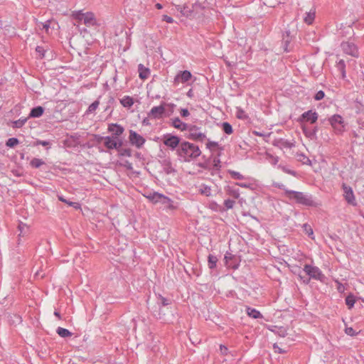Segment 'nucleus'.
<instances>
[{"label": "nucleus", "instance_id": "f257e3e1", "mask_svg": "<svg viewBox=\"0 0 364 364\" xmlns=\"http://www.w3.org/2000/svg\"><path fill=\"white\" fill-rule=\"evenodd\" d=\"M201 154L199 146L193 143L183 140L177 149L176 156L182 162H191L196 160Z\"/></svg>", "mask_w": 364, "mask_h": 364}, {"label": "nucleus", "instance_id": "f03ea898", "mask_svg": "<svg viewBox=\"0 0 364 364\" xmlns=\"http://www.w3.org/2000/svg\"><path fill=\"white\" fill-rule=\"evenodd\" d=\"M286 195L288 196L290 199H294L298 203L307 206H312L314 205V202L311 199V197L302 192L286 190Z\"/></svg>", "mask_w": 364, "mask_h": 364}, {"label": "nucleus", "instance_id": "7ed1b4c3", "mask_svg": "<svg viewBox=\"0 0 364 364\" xmlns=\"http://www.w3.org/2000/svg\"><path fill=\"white\" fill-rule=\"evenodd\" d=\"M187 132H188L187 138L191 140L203 142L207 139L205 133L202 132L200 127L189 124Z\"/></svg>", "mask_w": 364, "mask_h": 364}, {"label": "nucleus", "instance_id": "20e7f679", "mask_svg": "<svg viewBox=\"0 0 364 364\" xmlns=\"http://www.w3.org/2000/svg\"><path fill=\"white\" fill-rule=\"evenodd\" d=\"M73 16L76 20L82 21L87 27L97 25V20L92 12L83 13L82 11H78L73 14Z\"/></svg>", "mask_w": 364, "mask_h": 364}, {"label": "nucleus", "instance_id": "39448f33", "mask_svg": "<svg viewBox=\"0 0 364 364\" xmlns=\"http://www.w3.org/2000/svg\"><path fill=\"white\" fill-rule=\"evenodd\" d=\"M181 139L171 134H166L163 136V143L165 146L169 148L171 151H175L177 154V149H179L181 143Z\"/></svg>", "mask_w": 364, "mask_h": 364}, {"label": "nucleus", "instance_id": "423d86ee", "mask_svg": "<svg viewBox=\"0 0 364 364\" xmlns=\"http://www.w3.org/2000/svg\"><path fill=\"white\" fill-rule=\"evenodd\" d=\"M341 47L342 50L347 55H351L354 58H358L359 52L357 46L349 41L341 43Z\"/></svg>", "mask_w": 364, "mask_h": 364}, {"label": "nucleus", "instance_id": "0eeeda50", "mask_svg": "<svg viewBox=\"0 0 364 364\" xmlns=\"http://www.w3.org/2000/svg\"><path fill=\"white\" fill-rule=\"evenodd\" d=\"M105 140V146L109 149H117L119 150L120 147L122 146V142L120 140H117V138L112 136H100L98 141Z\"/></svg>", "mask_w": 364, "mask_h": 364}, {"label": "nucleus", "instance_id": "6e6552de", "mask_svg": "<svg viewBox=\"0 0 364 364\" xmlns=\"http://www.w3.org/2000/svg\"><path fill=\"white\" fill-rule=\"evenodd\" d=\"M329 122L333 128L338 133L344 131V121L340 114H334L329 118Z\"/></svg>", "mask_w": 364, "mask_h": 364}, {"label": "nucleus", "instance_id": "1a4fd4ad", "mask_svg": "<svg viewBox=\"0 0 364 364\" xmlns=\"http://www.w3.org/2000/svg\"><path fill=\"white\" fill-rule=\"evenodd\" d=\"M304 271L307 275L309 276L310 278L314 279L321 280V278L323 277V274L320 269L315 266H311L306 264L304 265Z\"/></svg>", "mask_w": 364, "mask_h": 364}, {"label": "nucleus", "instance_id": "9d476101", "mask_svg": "<svg viewBox=\"0 0 364 364\" xmlns=\"http://www.w3.org/2000/svg\"><path fill=\"white\" fill-rule=\"evenodd\" d=\"M165 102H162L159 106L153 107L148 112V117L151 119H159L164 117L165 113Z\"/></svg>", "mask_w": 364, "mask_h": 364}, {"label": "nucleus", "instance_id": "9b49d317", "mask_svg": "<svg viewBox=\"0 0 364 364\" xmlns=\"http://www.w3.org/2000/svg\"><path fill=\"white\" fill-rule=\"evenodd\" d=\"M129 141L132 145L136 146L137 148H141L145 143V139L135 131H129Z\"/></svg>", "mask_w": 364, "mask_h": 364}, {"label": "nucleus", "instance_id": "f8f14e48", "mask_svg": "<svg viewBox=\"0 0 364 364\" xmlns=\"http://www.w3.org/2000/svg\"><path fill=\"white\" fill-rule=\"evenodd\" d=\"M293 38L289 30H286L282 33V44L284 50L287 53L291 51L290 43Z\"/></svg>", "mask_w": 364, "mask_h": 364}, {"label": "nucleus", "instance_id": "ddd939ff", "mask_svg": "<svg viewBox=\"0 0 364 364\" xmlns=\"http://www.w3.org/2000/svg\"><path fill=\"white\" fill-rule=\"evenodd\" d=\"M191 77H192V75L190 71H188V70L181 71L175 77L174 82L176 83H179V82L184 83V82H188L191 78Z\"/></svg>", "mask_w": 364, "mask_h": 364}, {"label": "nucleus", "instance_id": "4468645a", "mask_svg": "<svg viewBox=\"0 0 364 364\" xmlns=\"http://www.w3.org/2000/svg\"><path fill=\"white\" fill-rule=\"evenodd\" d=\"M318 119V114L312 110L304 112L301 116V121L309 122L311 124L315 123Z\"/></svg>", "mask_w": 364, "mask_h": 364}, {"label": "nucleus", "instance_id": "2eb2a0df", "mask_svg": "<svg viewBox=\"0 0 364 364\" xmlns=\"http://www.w3.org/2000/svg\"><path fill=\"white\" fill-rule=\"evenodd\" d=\"M343 189L344 191V197L346 201L350 204L355 205V196L352 188L350 186L343 184Z\"/></svg>", "mask_w": 364, "mask_h": 364}, {"label": "nucleus", "instance_id": "dca6fc26", "mask_svg": "<svg viewBox=\"0 0 364 364\" xmlns=\"http://www.w3.org/2000/svg\"><path fill=\"white\" fill-rule=\"evenodd\" d=\"M124 130V128L117 124H111L108 127V131L112 132L115 138L120 136L123 133Z\"/></svg>", "mask_w": 364, "mask_h": 364}, {"label": "nucleus", "instance_id": "f3484780", "mask_svg": "<svg viewBox=\"0 0 364 364\" xmlns=\"http://www.w3.org/2000/svg\"><path fill=\"white\" fill-rule=\"evenodd\" d=\"M171 125L181 131H187L189 124L183 122L178 117L172 119Z\"/></svg>", "mask_w": 364, "mask_h": 364}, {"label": "nucleus", "instance_id": "a211bd4d", "mask_svg": "<svg viewBox=\"0 0 364 364\" xmlns=\"http://www.w3.org/2000/svg\"><path fill=\"white\" fill-rule=\"evenodd\" d=\"M139 76L142 80H146L150 75V70L144 67L142 64L138 65Z\"/></svg>", "mask_w": 364, "mask_h": 364}, {"label": "nucleus", "instance_id": "6ab92c4d", "mask_svg": "<svg viewBox=\"0 0 364 364\" xmlns=\"http://www.w3.org/2000/svg\"><path fill=\"white\" fill-rule=\"evenodd\" d=\"M44 112V109L41 106H37L33 107L29 114V118H36L40 117Z\"/></svg>", "mask_w": 364, "mask_h": 364}, {"label": "nucleus", "instance_id": "aec40b11", "mask_svg": "<svg viewBox=\"0 0 364 364\" xmlns=\"http://www.w3.org/2000/svg\"><path fill=\"white\" fill-rule=\"evenodd\" d=\"M247 314L253 318H261L263 317L262 314L257 309L247 306L246 308Z\"/></svg>", "mask_w": 364, "mask_h": 364}, {"label": "nucleus", "instance_id": "412c9836", "mask_svg": "<svg viewBox=\"0 0 364 364\" xmlns=\"http://www.w3.org/2000/svg\"><path fill=\"white\" fill-rule=\"evenodd\" d=\"M163 197L164 195L158 192H154L146 196V198L154 203H161Z\"/></svg>", "mask_w": 364, "mask_h": 364}, {"label": "nucleus", "instance_id": "4be33fe9", "mask_svg": "<svg viewBox=\"0 0 364 364\" xmlns=\"http://www.w3.org/2000/svg\"><path fill=\"white\" fill-rule=\"evenodd\" d=\"M160 203L164 205L165 208L171 210L176 208V206L173 205V201L171 198L164 195Z\"/></svg>", "mask_w": 364, "mask_h": 364}, {"label": "nucleus", "instance_id": "5701e85b", "mask_svg": "<svg viewBox=\"0 0 364 364\" xmlns=\"http://www.w3.org/2000/svg\"><path fill=\"white\" fill-rule=\"evenodd\" d=\"M120 103L124 107H131L134 105V100L130 96H124L120 100Z\"/></svg>", "mask_w": 364, "mask_h": 364}, {"label": "nucleus", "instance_id": "b1692460", "mask_svg": "<svg viewBox=\"0 0 364 364\" xmlns=\"http://www.w3.org/2000/svg\"><path fill=\"white\" fill-rule=\"evenodd\" d=\"M56 333L61 337V338H67L70 337L73 335V333L68 329L58 327L56 330Z\"/></svg>", "mask_w": 364, "mask_h": 364}, {"label": "nucleus", "instance_id": "393cba45", "mask_svg": "<svg viewBox=\"0 0 364 364\" xmlns=\"http://www.w3.org/2000/svg\"><path fill=\"white\" fill-rule=\"evenodd\" d=\"M226 191L230 196H232L234 198L237 199L240 198V193L239 189L233 188L232 187H228Z\"/></svg>", "mask_w": 364, "mask_h": 364}, {"label": "nucleus", "instance_id": "a878e982", "mask_svg": "<svg viewBox=\"0 0 364 364\" xmlns=\"http://www.w3.org/2000/svg\"><path fill=\"white\" fill-rule=\"evenodd\" d=\"M199 192L200 194L204 195L205 196H210L211 195V188L210 186L202 184L200 186Z\"/></svg>", "mask_w": 364, "mask_h": 364}, {"label": "nucleus", "instance_id": "bb28decb", "mask_svg": "<svg viewBox=\"0 0 364 364\" xmlns=\"http://www.w3.org/2000/svg\"><path fill=\"white\" fill-rule=\"evenodd\" d=\"M43 164H45L44 161L38 158H33L30 162V165L35 168H40Z\"/></svg>", "mask_w": 364, "mask_h": 364}, {"label": "nucleus", "instance_id": "cd10ccee", "mask_svg": "<svg viewBox=\"0 0 364 364\" xmlns=\"http://www.w3.org/2000/svg\"><path fill=\"white\" fill-rule=\"evenodd\" d=\"M315 18V11H310L309 12L306 14V16L304 17V21L307 24L310 25L313 23Z\"/></svg>", "mask_w": 364, "mask_h": 364}, {"label": "nucleus", "instance_id": "c85d7f7f", "mask_svg": "<svg viewBox=\"0 0 364 364\" xmlns=\"http://www.w3.org/2000/svg\"><path fill=\"white\" fill-rule=\"evenodd\" d=\"M337 68L341 73L342 77H346V63L343 60H340L337 63Z\"/></svg>", "mask_w": 364, "mask_h": 364}, {"label": "nucleus", "instance_id": "c756f323", "mask_svg": "<svg viewBox=\"0 0 364 364\" xmlns=\"http://www.w3.org/2000/svg\"><path fill=\"white\" fill-rule=\"evenodd\" d=\"M218 262V258L216 256H214L213 255H209L208 256V267L210 269H214L216 267V264Z\"/></svg>", "mask_w": 364, "mask_h": 364}, {"label": "nucleus", "instance_id": "7c9ffc66", "mask_svg": "<svg viewBox=\"0 0 364 364\" xmlns=\"http://www.w3.org/2000/svg\"><path fill=\"white\" fill-rule=\"evenodd\" d=\"M355 302V297L353 294H349L346 298V304L348 306L349 309L353 307Z\"/></svg>", "mask_w": 364, "mask_h": 364}, {"label": "nucleus", "instance_id": "2f4dec72", "mask_svg": "<svg viewBox=\"0 0 364 364\" xmlns=\"http://www.w3.org/2000/svg\"><path fill=\"white\" fill-rule=\"evenodd\" d=\"M223 131L227 134H231L233 132L232 125L228 122H223L222 124Z\"/></svg>", "mask_w": 364, "mask_h": 364}, {"label": "nucleus", "instance_id": "473e14b6", "mask_svg": "<svg viewBox=\"0 0 364 364\" xmlns=\"http://www.w3.org/2000/svg\"><path fill=\"white\" fill-rule=\"evenodd\" d=\"M27 122V118H21L18 120L13 122V128H21Z\"/></svg>", "mask_w": 364, "mask_h": 364}, {"label": "nucleus", "instance_id": "72a5a7b5", "mask_svg": "<svg viewBox=\"0 0 364 364\" xmlns=\"http://www.w3.org/2000/svg\"><path fill=\"white\" fill-rule=\"evenodd\" d=\"M228 172L233 179L242 180L245 178V177L243 175H242L240 173L237 171L229 170Z\"/></svg>", "mask_w": 364, "mask_h": 364}, {"label": "nucleus", "instance_id": "f704fd0d", "mask_svg": "<svg viewBox=\"0 0 364 364\" xmlns=\"http://www.w3.org/2000/svg\"><path fill=\"white\" fill-rule=\"evenodd\" d=\"M18 143H19V141L17 138L12 137V138H9L6 141V145L9 147L13 148L15 146H16Z\"/></svg>", "mask_w": 364, "mask_h": 364}, {"label": "nucleus", "instance_id": "c9c22d12", "mask_svg": "<svg viewBox=\"0 0 364 364\" xmlns=\"http://www.w3.org/2000/svg\"><path fill=\"white\" fill-rule=\"evenodd\" d=\"M36 51L38 54V57L42 59L45 57L46 49H45L43 46H38L36 48Z\"/></svg>", "mask_w": 364, "mask_h": 364}, {"label": "nucleus", "instance_id": "e433bc0d", "mask_svg": "<svg viewBox=\"0 0 364 364\" xmlns=\"http://www.w3.org/2000/svg\"><path fill=\"white\" fill-rule=\"evenodd\" d=\"M157 302H158L159 305H161L163 306H166L170 304L169 300H168L166 298L162 296L161 295H159Z\"/></svg>", "mask_w": 364, "mask_h": 364}, {"label": "nucleus", "instance_id": "4c0bfd02", "mask_svg": "<svg viewBox=\"0 0 364 364\" xmlns=\"http://www.w3.org/2000/svg\"><path fill=\"white\" fill-rule=\"evenodd\" d=\"M192 10L186 5H183V10L181 14L184 16L188 17L191 15Z\"/></svg>", "mask_w": 364, "mask_h": 364}, {"label": "nucleus", "instance_id": "58836bf2", "mask_svg": "<svg viewBox=\"0 0 364 364\" xmlns=\"http://www.w3.org/2000/svg\"><path fill=\"white\" fill-rule=\"evenodd\" d=\"M100 105V102L98 100H95V102H93L89 107H88V109H87V112H95L97 108Z\"/></svg>", "mask_w": 364, "mask_h": 364}, {"label": "nucleus", "instance_id": "ea45409f", "mask_svg": "<svg viewBox=\"0 0 364 364\" xmlns=\"http://www.w3.org/2000/svg\"><path fill=\"white\" fill-rule=\"evenodd\" d=\"M303 229H304V231L306 232V234H307L309 236L313 235V234H314L313 230L311 228V226L309 225H308L307 223H305L303 225Z\"/></svg>", "mask_w": 364, "mask_h": 364}, {"label": "nucleus", "instance_id": "a19ab883", "mask_svg": "<svg viewBox=\"0 0 364 364\" xmlns=\"http://www.w3.org/2000/svg\"><path fill=\"white\" fill-rule=\"evenodd\" d=\"M58 199H59V200L68 204L70 206H73L74 208H78L79 207V204L78 203H75V202L68 201L66 199H65L63 196H59Z\"/></svg>", "mask_w": 364, "mask_h": 364}, {"label": "nucleus", "instance_id": "79ce46f5", "mask_svg": "<svg viewBox=\"0 0 364 364\" xmlns=\"http://www.w3.org/2000/svg\"><path fill=\"white\" fill-rule=\"evenodd\" d=\"M235 202L231 199H227L224 201V205L227 209H232L235 205Z\"/></svg>", "mask_w": 364, "mask_h": 364}, {"label": "nucleus", "instance_id": "37998d69", "mask_svg": "<svg viewBox=\"0 0 364 364\" xmlns=\"http://www.w3.org/2000/svg\"><path fill=\"white\" fill-rule=\"evenodd\" d=\"M218 143L216 142V141H210L209 139L208 140V142L206 144V148L211 150L213 148H215L217 146H218Z\"/></svg>", "mask_w": 364, "mask_h": 364}, {"label": "nucleus", "instance_id": "c03bdc74", "mask_svg": "<svg viewBox=\"0 0 364 364\" xmlns=\"http://www.w3.org/2000/svg\"><path fill=\"white\" fill-rule=\"evenodd\" d=\"M119 154L130 157L132 156V151L129 149H122L119 150Z\"/></svg>", "mask_w": 364, "mask_h": 364}, {"label": "nucleus", "instance_id": "a18cd8bd", "mask_svg": "<svg viewBox=\"0 0 364 364\" xmlns=\"http://www.w3.org/2000/svg\"><path fill=\"white\" fill-rule=\"evenodd\" d=\"M237 117L239 119H246L247 117L245 112L241 108H237Z\"/></svg>", "mask_w": 364, "mask_h": 364}, {"label": "nucleus", "instance_id": "49530a36", "mask_svg": "<svg viewBox=\"0 0 364 364\" xmlns=\"http://www.w3.org/2000/svg\"><path fill=\"white\" fill-rule=\"evenodd\" d=\"M324 97H325V93H324V92H323V91H322V90H319V91H318V92L316 93V95H314V100H315L318 101V100H322Z\"/></svg>", "mask_w": 364, "mask_h": 364}, {"label": "nucleus", "instance_id": "de8ad7c7", "mask_svg": "<svg viewBox=\"0 0 364 364\" xmlns=\"http://www.w3.org/2000/svg\"><path fill=\"white\" fill-rule=\"evenodd\" d=\"M345 332L347 335L350 336H353L358 334L352 327L346 328Z\"/></svg>", "mask_w": 364, "mask_h": 364}, {"label": "nucleus", "instance_id": "09e8293b", "mask_svg": "<svg viewBox=\"0 0 364 364\" xmlns=\"http://www.w3.org/2000/svg\"><path fill=\"white\" fill-rule=\"evenodd\" d=\"M235 185L237 186H240L241 188L252 189V183L237 182V183H235Z\"/></svg>", "mask_w": 364, "mask_h": 364}, {"label": "nucleus", "instance_id": "8fccbe9b", "mask_svg": "<svg viewBox=\"0 0 364 364\" xmlns=\"http://www.w3.org/2000/svg\"><path fill=\"white\" fill-rule=\"evenodd\" d=\"M279 143H280L281 146H282L285 148H291L292 146V144L287 140L281 139L279 141Z\"/></svg>", "mask_w": 364, "mask_h": 364}, {"label": "nucleus", "instance_id": "3c124183", "mask_svg": "<svg viewBox=\"0 0 364 364\" xmlns=\"http://www.w3.org/2000/svg\"><path fill=\"white\" fill-rule=\"evenodd\" d=\"M280 167H281L282 170L284 172H285V173H288V174L292 175V176H296V173L294 171L290 170V169L287 168V167H285V166H280Z\"/></svg>", "mask_w": 364, "mask_h": 364}, {"label": "nucleus", "instance_id": "603ef678", "mask_svg": "<svg viewBox=\"0 0 364 364\" xmlns=\"http://www.w3.org/2000/svg\"><path fill=\"white\" fill-rule=\"evenodd\" d=\"M220 160L218 158H215L213 159V166L216 170L220 169Z\"/></svg>", "mask_w": 364, "mask_h": 364}, {"label": "nucleus", "instance_id": "864d4df0", "mask_svg": "<svg viewBox=\"0 0 364 364\" xmlns=\"http://www.w3.org/2000/svg\"><path fill=\"white\" fill-rule=\"evenodd\" d=\"M162 21H166L168 23H172L173 22V18L167 15L162 16Z\"/></svg>", "mask_w": 364, "mask_h": 364}, {"label": "nucleus", "instance_id": "5fc2aeb1", "mask_svg": "<svg viewBox=\"0 0 364 364\" xmlns=\"http://www.w3.org/2000/svg\"><path fill=\"white\" fill-rule=\"evenodd\" d=\"M272 185H273L274 187L282 189V190H284L285 192H286V190H287L285 188V186L283 183H279L274 182Z\"/></svg>", "mask_w": 364, "mask_h": 364}, {"label": "nucleus", "instance_id": "6e6d98bb", "mask_svg": "<svg viewBox=\"0 0 364 364\" xmlns=\"http://www.w3.org/2000/svg\"><path fill=\"white\" fill-rule=\"evenodd\" d=\"M181 115L183 117H188L190 115V112L188 110V109H181Z\"/></svg>", "mask_w": 364, "mask_h": 364}, {"label": "nucleus", "instance_id": "4d7b16f0", "mask_svg": "<svg viewBox=\"0 0 364 364\" xmlns=\"http://www.w3.org/2000/svg\"><path fill=\"white\" fill-rule=\"evenodd\" d=\"M50 21H46L45 23H43V28L45 29V31L46 32L48 31V29L50 28Z\"/></svg>", "mask_w": 364, "mask_h": 364}, {"label": "nucleus", "instance_id": "13d9d810", "mask_svg": "<svg viewBox=\"0 0 364 364\" xmlns=\"http://www.w3.org/2000/svg\"><path fill=\"white\" fill-rule=\"evenodd\" d=\"M273 347H274V351L276 353H284V350H283L282 348H280L277 344H274Z\"/></svg>", "mask_w": 364, "mask_h": 364}, {"label": "nucleus", "instance_id": "bf43d9fd", "mask_svg": "<svg viewBox=\"0 0 364 364\" xmlns=\"http://www.w3.org/2000/svg\"><path fill=\"white\" fill-rule=\"evenodd\" d=\"M124 166L126 167L128 170H132L133 168L132 164L128 161H125Z\"/></svg>", "mask_w": 364, "mask_h": 364}, {"label": "nucleus", "instance_id": "052dcab7", "mask_svg": "<svg viewBox=\"0 0 364 364\" xmlns=\"http://www.w3.org/2000/svg\"><path fill=\"white\" fill-rule=\"evenodd\" d=\"M37 144L46 146H48L49 144V141L39 140V141H37Z\"/></svg>", "mask_w": 364, "mask_h": 364}, {"label": "nucleus", "instance_id": "680f3d73", "mask_svg": "<svg viewBox=\"0 0 364 364\" xmlns=\"http://www.w3.org/2000/svg\"><path fill=\"white\" fill-rule=\"evenodd\" d=\"M302 156L304 157V159H306V161H304L303 163L304 164H311V161L309 158H307L306 156L304 155H302Z\"/></svg>", "mask_w": 364, "mask_h": 364}, {"label": "nucleus", "instance_id": "e2e57ef3", "mask_svg": "<svg viewBox=\"0 0 364 364\" xmlns=\"http://www.w3.org/2000/svg\"><path fill=\"white\" fill-rule=\"evenodd\" d=\"M220 350L223 353H226L228 348L225 346H220Z\"/></svg>", "mask_w": 364, "mask_h": 364}, {"label": "nucleus", "instance_id": "0e129e2a", "mask_svg": "<svg viewBox=\"0 0 364 364\" xmlns=\"http://www.w3.org/2000/svg\"><path fill=\"white\" fill-rule=\"evenodd\" d=\"M176 8V10L181 14V11L183 10V5H177Z\"/></svg>", "mask_w": 364, "mask_h": 364}, {"label": "nucleus", "instance_id": "69168bd1", "mask_svg": "<svg viewBox=\"0 0 364 364\" xmlns=\"http://www.w3.org/2000/svg\"><path fill=\"white\" fill-rule=\"evenodd\" d=\"M142 124H143L144 125H149V119H144L142 121Z\"/></svg>", "mask_w": 364, "mask_h": 364}, {"label": "nucleus", "instance_id": "338daca9", "mask_svg": "<svg viewBox=\"0 0 364 364\" xmlns=\"http://www.w3.org/2000/svg\"><path fill=\"white\" fill-rule=\"evenodd\" d=\"M156 7L158 9H161L163 8L162 5L159 3L156 4Z\"/></svg>", "mask_w": 364, "mask_h": 364}, {"label": "nucleus", "instance_id": "774afa93", "mask_svg": "<svg viewBox=\"0 0 364 364\" xmlns=\"http://www.w3.org/2000/svg\"><path fill=\"white\" fill-rule=\"evenodd\" d=\"M54 315H55V316H57L58 318H60V313H59L58 311H55L54 312Z\"/></svg>", "mask_w": 364, "mask_h": 364}]
</instances>
